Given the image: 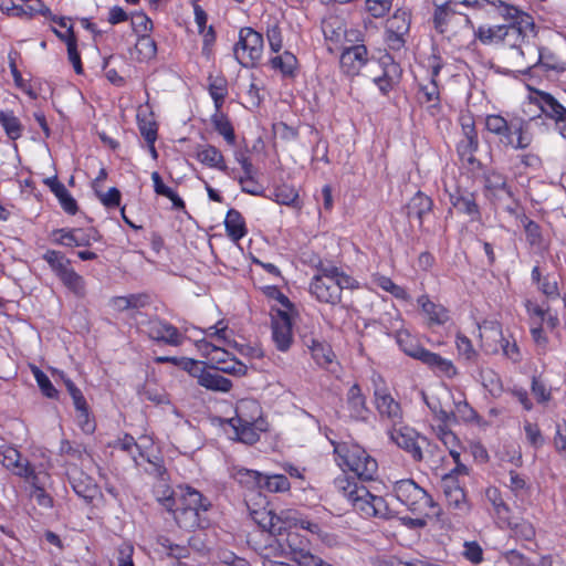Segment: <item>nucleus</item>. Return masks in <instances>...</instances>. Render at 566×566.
<instances>
[{
  "label": "nucleus",
  "mask_w": 566,
  "mask_h": 566,
  "mask_svg": "<svg viewBox=\"0 0 566 566\" xmlns=\"http://www.w3.org/2000/svg\"><path fill=\"white\" fill-rule=\"evenodd\" d=\"M491 11L497 12L501 18L509 22L503 24V45L516 50L523 59L525 55H530L531 52L536 51L534 44L536 27L531 14L502 0L492 1L490 4Z\"/></svg>",
  "instance_id": "nucleus-1"
},
{
  "label": "nucleus",
  "mask_w": 566,
  "mask_h": 566,
  "mask_svg": "<svg viewBox=\"0 0 566 566\" xmlns=\"http://www.w3.org/2000/svg\"><path fill=\"white\" fill-rule=\"evenodd\" d=\"M392 492L402 505L417 515V517L410 518L412 526L422 527L426 525V517L438 514V507L432 497L412 480L397 481Z\"/></svg>",
  "instance_id": "nucleus-2"
},
{
  "label": "nucleus",
  "mask_w": 566,
  "mask_h": 566,
  "mask_svg": "<svg viewBox=\"0 0 566 566\" xmlns=\"http://www.w3.org/2000/svg\"><path fill=\"white\" fill-rule=\"evenodd\" d=\"M336 484L343 495L364 517L389 518L394 515V511L386 501L381 496L371 494L366 486L350 481L346 476L337 479Z\"/></svg>",
  "instance_id": "nucleus-3"
},
{
  "label": "nucleus",
  "mask_w": 566,
  "mask_h": 566,
  "mask_svg": "<svg viewBox=\"0 0 566 566\" xmlns=\"http://www.w3.org/2000/svg\"><path fill=\"white\" fill-rule=\"evenodd\" d=\"M253 520L273 536H282L287 528H301L323 538L321 526L304 518L296 511L284 510L280 514L271 510H260L252 513Z\"/></svg>",
  "instance_id": "nucleus-4"
},
{
  "label": "nucleus",
  "mask_w": 566,
  "mask_h": 566,
  "mask_svg": "<svg viewBox=\"0 0 566 566\" xmlns=\"http://www.w3.org/2000/svg\"><path fill=\"white\" fill-rule=\"evenodd\" d=\"M485 128L499 138V143L512 149H525L533 136L528 130V124L522 118L507 120L501 115L492 114L485 118Z\"/></svg>",
  "instance_id": "nucleus-5"
},
{
  "label": "nucleus",
  "mask_w": 566,
  "mask_h": 566,
  "mask_svg": "<svg viewBox=\"0 0 566 566\" xmlns=\"http://www.w3.org/2000/svg\"><path fill=\"white\" fill-rule=\"evenodd\" d=\"M336 460L343 470H348L361 480H373L377 473V461L359 444L340 442L335 446Z\"/></svg>",
  "instance_id": "nucleus-6"
},
{
  "label": "nucleus",
  "mask_w": 566,
  "mask_h": 566,
  "mask_svg": "<svg viewBox=\"0 0 566 566\" xmlns=\"http://www.w3.org/2000/svg\"><path fill=\"white\" fill-rule=\"evenodd\" d=\"M209 507L210 502L199 491L185 486L180 489L175 518L181 527L192 530L200 526V514Z\"/></svg>",
  "instance_id": "nucleus-7"
},
{
  "label": "nucleus",
  "mask_w": 566,
  "mask_h": 566,
  "mask_svg": "<svg viewBox=\"0 0 566 566\" xmlns=\"http://www.w3.org/2000/svg\"><path fill=\"white\" fill-rule=\"evenodd\" d=\"M527 103L528 107L535 106L538 109V115L535 112L526 111L531 118H536L541 114L551 118L555 123V127L562 137L566 138V107H564L553 95L539 90L528 87Z\"/></svg>",
  "instance_id": "nucleus-8"
},
{
  "label": "nucleus",
  "mask_w": 566,
  "mask_h": 566,
  "mask_svg": "<svg viewBox=\"0 0 566 566\" xmlns=\"http://www.w3.org/2000/svg\"><path fill=\"white\" fill-rule=\"evenodd\" d=\"M196 347L214 369L239 377L247 374V366L230 355L220 345L213 344L207 339H199L196 342Z\"/></svg>",
  "instance_id": "nucleus-9"
},
{
  "label": "nucleus",
  "mask_w": 566,
  "mask_h": 566,
  "mask_svg": "<svg viewBox=\"0 0 566 566\" xmlns=\"http://www.w3.org/2000/svg\"><path fill=\"white\" fill-rule=\"evenodd\" d=\"M263 36L252 28H242L233 52L237 61L243 66H253L263 54Z\"/></svg>",
  "instance_id": "nucleus-10"
},
{
  "label": "nucleus",
  "mask_w": 566,
  "mask_h": 566,
  "mask_svg": "<svg viewBox=\"0 0 566 566\" xmlns=\"http://www.w3.org/2000/svg\"><path fill=\"white\" fill-rule=\"evenodd\" d=\"M433 24L434 29L441 33H455L461 24L473 29V23L468 15L457 13L450 2L447 0H433Z\"/></svg>",
  "instance_id": "nucleus-11"
},
{
  "label": "nucleus",
  "mask_w": 566,
  "mask_h": 566,
  "mask_svg": "<svg viewBox=\"0 0 566 566\" xmlns=\"http://www.w3.org/2000/svg\"><path fill=\"white\" fill-rule=\"evenodd\" d=\"M308 291L321 303L335 305L340 302L339 287L329 268H322L312 277Z\"/></svg>",
  "instance_id": "nucleus-12"
},
{
  "label": "nucleus",
  "mask_w": 566,
  "mask_h": 566,
  "mask_svg": "<svg viewBox=\"0 0 566 566\" xmlns=\"http://www.w3.org/2000/svg\"><path fill=\"white\" fill-rule=\"evenodd\" d=\"M295 310L275 308L272 313V338L276 348L285 352L293 342V317Z\"/></svg>",
  "instance_id": "nucleus-13"
},
{
  "label": "nucleus",
  "mask_w": 566,
  "mask_h": 566,
  "mask_svg": "<svg viewBox=\"0 0 566 566\" xmlns=\"http://www.w3.org/2000/svg\"><path fill=\"white\" fill-rule=\"evenodd\" d=\"M375 406L381 418L391 426L402 423V410L398 401L385 388L375 390Z\"/></svg>",
  "instance_id": "nucleus-14"
},
{
  "label": "nucleus",
  "mask_w": 566,
  "mask_h": 566,
  "mask_svg": "<svg viewBox=\"0 0 566 566\" xmlns=\"http://www.w3.org/2000/svg\"><path fill=\"white\" fill-rule=\"evenodd\" d=\"M368 62V51L364 44L345 48L339 56L340 70L347 76H356Z\"/></svg>",
  "instance_id": "nucleus-15"
},
{
  "label": "nucleus",
  "mask_w": 566,
  "mask_h": 566,
  "mask_svg": "<svg viewBox=\"0 0 566 566\" xmlns=\"http://www.w3.org/2000/svg\"><path fill=\"white\" fill-rule=\"evenodd\" d=\"M388 434L395 444L410 453L415 460L422 459L421 448L417 442L418 434L413 429L401 424L392 426Z\"/></svg>",
  "instance_id": "nucleus-16"
},
{
  "label": "nucleus",
  "mask_w": 566,
  "mask_h": 566,
  "mask_svg": "<svg viewBox=\"0 0 566 566\" xmlns=\"http://www.w3.org/2000/svg\"><path fill=\"white\" fill-rule=\"evenodd\" d=\"M442 490L446 501L450 509L455 510L459 514H467L470 510L465 499L464 491L460 486L452 473H448L442 478Z\"/></svg>",
  "instance_id": "nucleus-17"
},
{
  "label": "nucleus",
  "mask_w": 566,
  "mask_h": 566,
  "mask_svg": "<svg viewBox=\"0 0 566 566\" xmlns=\"http://www.w3.org/2000/svg\"><path fill=\"white\" fill-rule=\"evenodd\" d=\"M480 347L490 355L499 352V344L504 340L502 326L497 321L485 319L479 324Z\"/></svg>",
  "instance_id": "nucleus-18"
},
{
  "label": "nucleus",
  "mask_w": 566,
  "mask_h": 566,
  "mask_svg": "<svg viewBox=\"0 0 566 566\" xmlns=\"http://www.w3.org/2000/svg\"><path fill=\"white\" fill-rule=\"evenodd\" d=\"M343 410L353 420L365 421L368 419L369 409L366 405V398L357 384L348 389Z\"/></svg>",
  "instance_id": "nucleus-19"
},
{
  "label": "nucleus",
  "mask_w": 566,
  "mask_h": 566,
  "mask_svg": "<svg viewBox=\"0 0 566 566\" xmlns=\"http://www.w3.org/2000/svg\"><path fill=\"white\" fill-rule=\"evenodd\" d=\"M145 332L151 339L168 345L178 346L182 343V335L175 326L157 318L147 322Z\"/></svg>",
  "instance_id": "nucleus-20"
},
{
  "label": "nucleus",
  "mask_w": 566,
  "mask_h": 566,
  "mask_svg": "<svg viewBox=\"0 0 566 566\" xmlns=\"http://www.w3.org/2000/svg\"><path fill=\"white\" fill-rule=\"evenodd\" d=\"M228 426L232 430V439L247 444H253L260 439L261 432L266 430L265 420L251 421L249 423L230 422Z\"/></svg>",
  "instance_id": "nucleus-21"
},
{
  "label": "nucleus",
  "mask_w": 566,
  "mask_h": 566,
  "mask_svg": "<svg viewBox=\"0 0 566 566\" xmlns=\"http://www.w3.org/2000/svg\"><path fill=\"white\" fill-rule=\"evenodd\" d=\"M443 388L448 397L453 399V409L449 411V413L452 416L450 417V424L459 422H474L478 420V413L469 405L462 394L461 398L457 400L448 386H444Z\"/></svg>",
  "instance_id": "nucleus-22"
},
{
  "label": "nucleus",
  "mask_w": 566,
  "mask_h": 566,
  "mask_svg": "<svg viewBox=\"0 0 566 566\" xmlns=\"http://www.w3.org/2000/svg\"><path fill=\"white\" fill-rule=\"evenodd\" d=\"M91 239V234L83 229H59L52 233L54 243L70 248L88 245Z\"/></svg>",
  "instance_id": "nucleus-23"
},
{
  "label": "nucleus",
  "mask_w": 566,
  "mask_h": 566,
  "mask_svg": "<svg viewBox=\"0 0 566 566\" xmlns=\"http://www.w3.org/2000/svg\"><path fill=\"white\" fill-rule=\"evenodd\" d=\"M396 342L400 349L408 356L418 359L422 363L424 357L430 350L420 345L418 339L412 336L407 329L398 328L396 331Z\"/></svg>",
  "instance_id": "nucleus-24"
},
{
  "label": "nucleus",
  "mask_w": 566,
  "mask_h": 566,
  "mask_svg": "<svg viewBox=\"0 0 566 566\" xmlns=\"http://www.w3.org/2000/svg\"><path fill=\"white\" fill-rule=\"evenodd\" d=\"M2 463L8 470H11L14 474L21 478L35 479L34 470L30 467L27 460L22 459L19 451L13 448L4 450Z\"/></svg>",
  "instance_id": "nucleus-25"
},
{
  "label": "nucleus",
  "mask_w": 566,
  "mask_h": 566,
  "mask_svg": "<svg viewBox=\"0 0 566 566\" xmlns=\"http://www.w3.org/2000/svg\"><path fill=\"white\" fill-rule=\"evenodd\" d=\"M264 420L262 418L261 406L253 399H242L235 406V416L227 421L230 422H244Z\"/></svg>",
  "instance_id": "nucleus-26"
},
{
  "label": "nucleus",
  "mask_w": 566,
  "mask_h": 566,
  "mask_svg": "<svg viewBox=\"0 0 566 566\" xmlns=\"http://www.w3.org/2000/svg\"><path fill=\"white\" fill-rule=\"evenodd\" d=\"M196 159L202 165L218 169L227 170V165L222 153L212 145H200L196 149Z\"/></svg>",
  "instance_id": "nucleus-27"
},
{
  "label": "nucleus",
  "mask_w": 566,
  "mask_h": 566,
  "mask_svg": "<svg viewBox=\"0 0 566 566\" xmlns=\"http://www.w3.org/2000/svg\"><path fill=\"white\" fill-rule=\"evenodd\" d=\"M422 363L432 369L439 377L452 379L459 373L452 360L444 358L437 353L429 352Z\"/></svg>",
  "instance_id": "nucleus-28"
},
{
  "label": "nucleus",
  "mask_w": 566,
  "mask_h": 566,
  "mask_svg": "<svg viewBox=\"0 0 566 566\" xmlns=\"http://www.w3.org/2000/svg\"><path fill=\"white\" fill-rule=\"evenodd\" d=\"M417 302L430 325H443L448 322L449 312L441 304L433 303L427 295H421Z\"/></svg>",
  "instance_id": "nucleus-29"
},
{
  "label": "nucleus",
  "mask_w": 566,
  "mask_h": 566,
  "mask_svg": "<svg viewBox=\"0 0 566 566\" xmlns=\"http://www.w3.org/2000/svg\"><path fill=\"white\" fill-rule=\"evenodd\" d=\"M410 27V15L405 10H397L387 21V32L389 38H395L399 43L402 42V36L408 33Z\"/></svg>",
  "instance_id": "nucleus-30"
},
{
  "label": "nucleus",
  "mask_w": 566,
  "mask_h": 566,
  "mask_svg": "<svg viewBox=\"0 0 566 566\" xmlns=\"http://www.w3.org/2000/svg\"><path fill=\"white\" fill-rule=\"evenodd\" d=\"M198 384L206 389L213 391L228 392L232 382L216 371L201 370L198 375Z\"/></svg>",
  "instance_id": "nucleus-31"
},
{
  "label": "nucleus",
  "mask_w": 566,
  "mask_h": 566,
  "mask_svg": "<svg viewBox=\"0 0 566 566\" xmlns=\"http://www.w3.org/2000/svg\"><path fill=\"white\" fill-rule=\"evenodd\" d=\"M224 226L227 234L234 242H238L247 234L244 219L242 214L234 209L228 211L224 219Z\"/></svg>",
  "instance_id": "nucleus-32"
},
{
  "label": "nucleus",
  "mask_w": 566,
  "mask_h": 566,
  "mask_svg": "<svg viewBox=\"0 0 566 566\" xmlns=\"http://www.w3.org/2000/svg\"><path fill=\"white\" fill-rule=\"evenodd\" d=\"M450 424H438L433 427L438 438L441 442L447 447L450 452V455L454 460V462L459 461L461 455L462 447L458 439V437L449 429Z\"/></svg>",
  "instance_id": "nucleus-33"
},
{
  "label": "nucleus",
  "mask_w": 566,
  "mask_h": 566,
  "mask_svg": "<svg viewBox=\"0 0 566 566\" xmlns=\"http://www.w3.org/2000/svg\"><path fill=\"white\" fill-rule=\"evenodd\" d=\"M231 475L238 483L249 490H261L263 474L259 471L234 467Z\"/></svg>",
  "instance_id": "nucleus-34"
},
{
  "label": "nucleus",
  "mask_w": 566,
  "mask_h": 566,
  "mask_svg": "<svg viewBox=\"0 0 566 566\" xmlns=\"http://www.w3.org/2000/svg\"><path fill=\"white\" fill-rule=\"evenodd\" d=\"M474 40L484 45L502 44L503 24L488 25L483 24L474 29Z\"/></svg>",
  "instance_id": "nucleus-35"
},
{
  "label": "nucleus",
  "mask_w": 566,
  "mask_h": 566,
  "mask_svg": "<svg viewBox=\"0 0 566 566\" xmlns=\"http://www.w3.org/2000/svg\"><path fill=\"white\" fill-rule=\"evenodd\" d=\"M9 12L11 15L20 18H32L35 14L51 15V10L41 0H27L21 6H13Z\"/></svg>",
  "instance_id": "nucleus-36"
},
{
  "label": "nucleus",
  "mask_w": 566,
  "mask_h": 566,
  "mask_svg": "<svg viewBox=\"0 0 566 566\" xmlns=\"http://www.w3.org/2000/svg\"><path fill=\"white\" fill-rule=\"evenodd\" d=\"M46 184L50 186L52 192L56 196L60 205L65 212L74 214L77 210V205L71 193L67 191L65 186L59 182L56 179H49Z\"/></svg>",
  "instance_id": "nucleus-37"
},
{
  "label": "nucleus",
  "mask_w": 566,
  "mask_h": 566,
  "mask_svg": "<svg viewBox=\"0 0 566 566\" xmlns=\"http://www.w3.org/2000/svg\"><path fill=\"white\" fill-rule=\"evenodd\" d=\"M151 180L154 185V191L156 192V195L168 198L171 201L172 207L176 209L185 208L184 200L171 187H168L167 185L164 184L159 172L154 171L151 174Z\"/></svg>",
  "instance_id": "nucleus-38"
},
{
  "label": "nucleus",
  "mask_w": 566,
  "mask_h": 566,
  "mask_svg": "<svg viewBox=\"0 0 566 566\" xmlns=\"http://www.w3.org/2000/svg\"><path fill=\"white\" fill-rule=\"evenodd\" d=\"M209 94L214 103L216 111H221V107L228 96V82L224 77L216 76L209 77Z\"/></svg>",
  "instance_id": "nucleus-39"
},
{
  "label": "nucleus",
  "mask_w": 566,
  "mask_h": 566,
  "mask_svg": "<svg viewBox=\"0 0 566 566\" xmlns=\"http://www.w3.org/2000/svg\"><path fill=\"white\" fill-rule=\"evenodd\" d=\"M71 483L75 493L85 500H92L97 494V486L93 479L82 473L78 478L72 475Z\"/></svg>",
  "instance_id": "nucleus-40"
},
{
  "label": "nucleus",
  "mask_w": 566,
  "mask_h": 566,
  "mask_svg": "<svg viewBox=\"0 0 566 566\" xmlns=\"http://www.w3.org/2000/svg\"><path fill=\"white\" fill-rule=\"evenodd\" d=\"M371 284L384 290L385 292L390 293L398 300H408L409 297L407 291L402 286L394 283V281L388 276L381 274H373Z\"/></svg>",
  "instance_id": "nucleus-41"
},
{
  "label": "nucleus",
  "mask_w": 566,
  "mask_h": 566,
  "mask_svg": "<svg viewBox=\"0 0 566 566\" xmlns=\"http://www.w3.org/2000/svg\"><path fill=\"white\" fill-rule=\"evenodd\" d=\"M422 398L430 411L432 412L434 419L439 422V424H450L451 413L443 407L441 399L438 395H427L422 392Z\"/></svg>",
  "instance_id": "nucleus-42"
},
{
  "label": "nucleus",
  "mask_w": 566,
  "mask_h": 566,
  "mask_svg": "<svg viewBox=\"0 0 566 566\" xmlns=\"http://www.w3.org/2000/svg\"><path fill=\"white\" fill-rule=\"evenodd\" d=\"M156 43L149 35H140L137 39L132 56L138 61H147L156 55Z\"/></svg>",
  "instance_id": "nucleus-43"
},
{
  "label": "nucleus",
  "mask_w": 566,
  "mask_h": 566,
  "mask_svg": "<svg viewBox=\"0 0 566 566\" xmlns=\"http://www.w3.org/2000/svg\"><path fill=\"white\" fill-rule=\"evenodd\" d=\"M203 333L206 335L205 339H214L217 342L216 344L218 345H231V343L233 342L232 331L229 329L228 324L223 319L219 321L213 326L208 327L207 329L203 331Z\"/></svg>",
  "instance_id": "nucleus-44"
},
{
  "label": "nucleus",
  "mask_w": 566,
  "mask_h": 566,
  "mask_svg": "<svg viewBox=\"0 0 566 566\" xmlns=\"http://www.w3.org/2000/svg\"><path fill=\"white\" fill-rule=\"evenodd\" d=\"M324 34L328 40L336 43H342L343 40L352 42V39L348 38L350 35H357L358 32L355 30L348 31L342 22L334 21L324 25Z\"/></svg>",
  "instance_id": "nucleus-45"
},
{
  "label": "nucleus",
  "mask_w": 566,
  "mask_h": 566,
  "mask_svg": "<svg viewBox=\"0 0 566 566\" xmlns=\"http://www.w3.org/2000/svg\"><path fill=\"white\" fill-rule=\"evenodd\" d=\"M286 535L284 539V548H289V554L292 556V559L298 556V552L306 551V543L307 541L302 537L297 532L296 528H287V531H283V535Z\"/></svg>",
  "instance_id": "nucleus-46"
},
{
  "label": "nucleus",
  "mask_w": 566,
  "mask_h": 566,
  "mask_svg": "<svg viewBox=\"0 0 566 566\" xmlns=\"http://www.w3.org/2000/svg\"><path fill=\"white\" fill-rule=\"evenodd\" d=\"M297 64L295 55L285 51L270 60L273 70L281 72L283 75H292Z\"/></svg>",
  "instance_id": "nucleus-47"
},
{
  "label": "nucleus",
  "mask_w": 566,
  "mask_h": 566,
  "mask_svg": "<svg viewBox=\"0 0 566 566\" xmlns=\"http://www.w3.org/2000/svg\"><path fill=\"white\" fill-rule=\"evenodd\" d=\"M0 124L10 139L15 140L22 135V125L13 112H0Z\"/></svg>",
  "instance_id": "nucleus-48"
},
{
  "label": "nucleus",
  "mask_w": 566,
  "mask_h": 566,
  "mask_svg": "<svg viewBox=\"0 0 566 566\" xmlns=\"http://www.w3.org/2000/svg\"><path fill=\"white\" fill-rule=\"evenodd\" d=\"M271 199L279 205L298 207V192L293 186L290 185H282L276 187L272 193Z\"/></svg>",
  "instance_id": "nucleus-49"
},
{
  "label": "nucleus",
  "mask_w": 566,
  "mask_h": 566,
  "mask_svg": "<svg viewBox=\"0 0 566 566\" xmlns=\"http://www.w3.org/2000/svg\"><path fill=\"white\" fill-rule=\"evenodd\" d=\"M145 303V297L142 295L115 296L109 301V306L116 312H124L143 307Z\"/></svg>",
  "instance_id": "nucleus-50"
},
{
  "label": "nucleus",
  "mask_w": 566,
  "mask_h": 566,
  "mask_svg": "<svg viewBox=\"0 0 566 566\" xmlns=\"http://www.w3.org/2000/svg\"><path fill=\"white\" fill-rule=\"evenodd\" d=\"M43 259L59 279L71 269L70 261L61 252L49 250L44 253Z\"/></svg>",
  "instance_id": "nucleus-51"
},
{
  "label": "nucleus",
  "mask_w": 566,
  "mask_h": 566,
  "mask_svg": "<svg viewBox=\"0 0 566 566\" xmlns=\"http://www.w3.org/2000/svg\"><path fill=\"white\" fill-rule=\"evenodd\" d=\"M455 348L460 358L469 363L478 360V350L473 347L471 339L461 333L455 335Z\"/></svg>",
  "instance_id": "nucleus-52"
},
{
  "label": "nucleus",
  "mask_w": 566,
  "mask_h": 566,
  "mask_svg": "<svg viewBox=\"0 0 566 566\" xmlns=\"http://www.w3.org/2000/svg\"><path fill=\"white\" fill-rule=\"evenodd\" d=\"M479 380L493 396H497L502 391L501 379L493 369L481 367L479 370Z\"/></svg>",
  "instance_id": "nucleus-53"
},
{
  "label": "nucleus",
  "mask_w": 566,
  "mask_h": 566,
  "mask_svg": "<svg viewBox=\"0 0 566 566\" xmlns=\"http://www.w3.org/2000/svg\"><path fill=\"white\" fill-rule=\"evenodd\" d=\"M479 148L478 136L463 137L458 144V154L463 161L473 164L475 161V153Z\"/></svg>",
  "instance_id": "nucleus-54"
},
{
  "label": "nucleus",
  "mask_w": 566,
  "mask_h": 566,
  "mask_svg": "<svg viewBox=\"0 0 566 566\" xmlns=\"http://www.w3.org/2000/svg\"><path fill=\"white\" fill-rule=\"evenodd\" d=\"M485 187L494 193H504L512 197L511 188L507 186L506 178L499 171H490L485 177Z\"/></svg>",
  "instance_id": "nucleus-55"
},
{
  "label": "nucleus",
  "mask_w": 566,
  "mask_h": 566,
  "mask_svg": "<svg viewBox=\"0 0 566 566\" xmlns=\"http://www.w3.org/2000/svg\"><path fill=\"white\" fill-rule=\"evenodd\" d=\"M291 488L287 478L283 474L264 475L262 479L261 490L269 492L281 493L286 492Z\"/></svg>",
  "instance_id": "nucleus-56"
},
{
  "label": "nucleus",
  "mask_w": 566,
  "mask_h": 566,
  "mask_svg": "<svg viewBox=\"0 0 566 566\" xmlns=\"http://www.w3.org/2000/svg\"><path fill=\"white\" fill-rule=\"evenodd\" d=\"M60 280L62 283L72 291L76 296L85 295V282L84 279L77 274L72 268L64 273Z\"/></svg>",
  "instance_id": "nucleus-57"
},
{
  "label": "nucleus",
  "mask_w": 566,
  "mask_h": 566,
  "mask_svg": "<svg viewBox=\"0 0 566 566\" xmlns=\"http://www.w3.org/2000/svg\"><path fill=\"white\" fill-rule=\"evenodd\" d=\"M531 391L536 401L541 405H546L552 400V388L539 377H533L531 384Z\"/></svg>",
  "instance_id": "nucleus-58"
},
{
  "label": "nucleus",
  "mask_w": 566,
  "mask_h": 566,
  "mask_svg": "<svg viewBox=\"0 0 566 566\" xmlns=\"http://www.w3.org/2000/svg\"><path fill=\"white\" fill-rule=\"evenodd\" d=\"M31 370L41 392L48 398H57L59 391L55 389L49 377L40 368L35 366H33Z\"/></svg>",
  "instance_id": "nucleus-59"
},
{
  "label": "nucleus",
  "mask_w": 566,
  "mask_h": 566,
  "mask_svg": "<svg viewBox=\"0 0 566 566\" xmlns=\"http://www.w3.org/2000/svg\"><path fill=\"white\" fill-rule=\"evenodd\" d=\"M509 526L514 535L524 541H532L535 537V527L526 520L509 521Z\"/></svg>",
  "instance_id": "nucleus-60"
},
{
  "label": "nucleus",
  "mask_w": 566,
  "mask_h": 566,
  "mask_svg": "<svg viewBox=\"0 0 566 566\" xmlns=\"http://www.w3.org/2000/svg\"><path fill=\"white\" fill-rule=\"evenodd\" d=\"M212 123L214 125V128L217 132L223 136V138L229 143H234V132L229 123V120L223 116L221 111H216V113L212 115Z\"/></svg>",
  "instance_id": "nucleus-61"
},
{
  "label": "nucleus",
  "mask_w": 566,
  "mask_h": 566,
  "mask_svg": "<svg viewBox=\"0 0 566 566\" xmlns=\"http://www.w3.org/2000/svg\"><path fill=\"white\" fill-rule=\"evenodd\" d=\"M439 88L436 80H431L427 85L421 86L419 99L421 103L428 104L429 107L436 108L439 105Z\"/></svg>",
  "instance_id": "nucleus-62"
},
{
  "label": "nucleus",
  "mask_w": 566,
  "mask_h": 566,
  "mask_svg": "<svg viewBox=\"0 0 566 566\" xmlns=\"http://www.w3.org/2000/svg\"><path fill=\"white\" fill-rule=\"evenodd\" d=\"M485 496L492 504L496 515L500 518H504L509 512V507L503 501L500 490L494 486H490L485 490Z\"/></svg>",
  "instance_id": "nucleus-63"
},
{
  "label": "nucleus",
  "mask_w": 566,
  "mask_h": 566,
  "mask_svg": "<svg viewBox=\"0 0 566 566\" xmlns=\"http://www.w3.org/2000/svg\"><path fill=\"white\" fill-rule=\"evenodd\" d=\"M312 356L321 366H326L333 361L334 354L331 347L319 342H313L311 346Z\"/></svg>",
  "instance_id": "nucleus-64"
}]
</instances>
